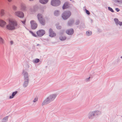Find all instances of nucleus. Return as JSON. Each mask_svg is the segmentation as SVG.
I'll return each instance as SVG.
<instances>
[{
	"label": "nucleus",
	"instance_id": "f257e3e1",
	"mask_svg": "<svg viewBox=\"0 0 122 122\" xmlns=\"http://www.w3.org/2000/svg\"><path fill=\"white\" fill-rule=\"evenodd\" d=\"M9 24L6 26L7 29L9 30H14L15 29L18 24L17 22L15 20L10 18L8 19Z\"/></svg>",
	"mask_w": 122,
	"mask_h": 122
},
{
	"label": "nucleus",
	"instance_id": "f03ea898",
	"mask_svg": "<svg viewBox=\"0 0 122 122\" xmlns=\"http://www.w3.org/2000/svg\"><path fill=\"white\" fill-rule=\"evenodd\" d=\"M56 96L55 95H51L44 101L42 103V105L47 104L51 101L53 100Z\"/></svg>",
	"mask_w": 122,
	"mask_h": 122
},
{
	"label": "nucleus",
	"instance_id": "7ed1b4c3",
	"mask_svg": "<svg viewBox=\"0 0 122 122\" xmlns=\"http://www.w3.org/2000/svg\"><path fill=\"white\" fill-rule=\"evenodd\" d=\"M37 18L40 23L43 25H44L46 24V21L45 19L43 18L42 15L40 14H38Z\"/></svg>",
	"mask_w": 122,
	"mask_h": 122
},
{
	"label": "nucleus",
	"instance_id": "20e7f679",
	"mask_svg": "<svg viewBox=\"0 0 122 122\" xmlns=\"http://www.w3.org/2000/svg\"><path fill=\"white\" fill-rule=\"evenodd\" d=\"M71 13L70 11H65L63 14L62 17L64 20L68 19L71 16Z\"/></svg>",
	"mask_w": 122,
	"mask_h": 122
},
{
	"label": "nucleus",
	"instance_id": "39448f33",
	"mask_svg": "<svg viewBox=\"0 0 122 122\" xmlns=\"http://www.w3.org/2000/svg\"><path fill=\"white\" fill-rule=\"evenodd\" d=\"M24 77L25 81L24 86L25 87L28 84V82L29 81L28 74L27 73L25 72L24 74Z\"/></svg>",
	"mask_w": 122,
	"mask_h": 122
},
{
	"label": "nucleus",
	"instance_id": "423d86ee",
	"mask_svg": "<svg viewBox=\"0 0 122 122\" xmlns=\"http://www.w3.org/2000/svg\"><path fill=\"white\" fill-rule=\"evenodd\" d=\"M60 3V1L59 0H52L51 1V4L53 6H58Z\"/></svg>",
	"mask_w": 122,
	"mask_h": 122
},
{
	"label": "nucleus",
	"instance_id": "0eeeda50",
	"mask_svg": "<svg viewBox=\"0 0 122 122\" xmlns=\"http://www.w3.org/2000/svg\"><path fill=\"white\" fill-rule=\"evenodd\" d=\"M31 27L32 29H35L37 27V24L35 21L32 20L30 21Z\"/></svg>",
	"mask_w": 122,
	"mask_h": 122
},
{
	"label": "nucleus",
	"instance_id": "6e6552de",
	"mask_svg": "<svg viewBox=\"0 0 122 122\" xmlns=\"http://www.w3.org/2000/svg\"><path fill=\"white\" fill-rule=\"evenodd\" d=\"M15 15L20 18H23L24 16L23 13L20 11H17L15 12Z\"/></svg>",
	"mask_w": 122,
	"mask_h": 122
},
{
	"label": "nucleus",
	"instance_id": "1a4fd4ad",
	"mask_svg": "<svg viewBox=\"0 0 122 122\" xmlns=\"http://www.w3.org/2000/svg\"><path fill=\"white\" fill-rule=\"evenodd\" d=\"M36 33L38 36H43L45 34V31L43 30H40L37 31V32Z\"/></svg>",
	"mask_w": 122,
	"mask_h": 122
},
{
	"label": "nucleus",
	"instance_id": "9d476101",
	"mask_svg": "<svg viewBox=\"0 0 122 122\" xmlns=\"http://www.w3.org/2000/svg\"><path fill=\"white\" fill-rule=\"evenodd\" d=\"M20 10L23 11H26L27 9L26 8L25 5L24 4H21L20 5Z\"/></svg>",
	"mask_w": 122,
	"mask_h": 122
},
{
	"label": "nucleus",
	"instance_id": "9b49d317",
	"mask_svg": "<svg viewBox=\"0 0 122 122\" xmlns=\"http://www.w3.org/2000/svg\"><path fill=\"white\" fill-rule=\"evenodd\" d=\"M6 24V22L4 20L0 19V26L4 27Z\"/></svg>",
	"mask_w": 122,
	"mask_h": 122
},
{
	"label": "nucleus",
	"instance_id": "f8f14e48",
	"mask_svg": "<svg viewBox=\"0 0 122 122\" xmlns=\"http://www.w3.org/2000/svg\"><path fill=\"white\" fill-rule=\"evenodd\" d=\"M56 36V34L53 32L52 29H49V36L51 37L55 36Z\"/></svg>",
	"mask_w": 122,
	"mask_h": 122
},
{
	"label": "nucleus",
	"instance_id": "ddd939ff",
	"mask_svg": "<svg viewBox=\"0 0 122 122\" xmlns=\"http://www.w3.org/2000/svg\"><path fill=\"white\" fill-rule=\"evenodd\" d=\"M66 33L69 35H71L74 33V31L73 29H71L70 30H67L66 31Z\"/></svg>",
	"mask_w": 122,
	"mask_h": 122
},
{
	"label": "nucleus",
	"instance_id": "4468645a",
	"mask_svg": "<svg viewBox=\"0 0 122 122\" xmlns=\"http://www.w3.org/2000/svg\"><path fill=\"white\" fill-rule=\"evenodd\" d=\"M99 112L98 111H94L93 112H92L91 113H90V114L89 116V118H91V116H94L96 114H97V115H98V113Z\"/></svg>",
	"mask_w": 122,
	"mask_h": 122
},
{
	"label": "nucleus",
	"instance_id": "2eb2a0df",
	"mask_svg": "<svg viewBox=\"0 0 122 122\" xmlns=\"http://www.w3.org/2000/svg\"><path fill=\"white\" fill-rule=\"evenodd\" d=\"M69 7V3L68 2L65 3L63 5L62 8L64 9L68 8Z\"/></svg>",
	"mask_w": 122,
	"mask_h": 122
},
{
	"label": "nucleus",
	"instance_id": "dca6fc26",
	"mask_svg": "<svg viewBox=\"0 0 122 122\" xmlns=\"http://www.w3.org/2000/svg\"><path fill=\"white\" fill-rule=\"evenodd\" d=\"M49 0H39L40 3L43 4H45Z\"/></svg>",
	"mask_w": 122,
	"mask_h": 122
},
{
	"label": "nucleus",
	"instance_id": "f3484780",
	"mask_svg": "<svg viewBox=\"0 0 122 122\" xmlns=\"http://www.w3.org/2000/svg\"><path fill=\"white\" fill-rule=\"evenodd\" d=\"M5 14V10L4 9H2L0 11V15L1 16H4Z\"/></svg>",
	"mask_w": 122,
	"mask_h": 122
},
{
	"label": "nucleus",
	"instance_id": "a211bd4d",
	"mask_svg": "<svg viewBox=\"0 0 122 122\" xmlns=\"http://www.w3.org/2000/svg\"><path fill=\"white\" fill-rule=\"evenodd\" d=\"M17 93V91H16V92H13L12 93V95L10 96V99H11V98H13V97H14Z\"/></svg>",
	"mask_w": 122,
	"mask_h": 122
},
{
	"label": "nucleus",
	"instance_id": "6ab92c4d",
	"mask_svg": "<svg viewBox=\"0 0 122 122\" xmlns=\"http://www.w3.org/2000/svg\"><path fill=\"white\" fill-rule=\"evenodd\" d=\"M4 41L3 39L0 36V43L1 44H3L4 43Z\"/></svg>",
	"mask_w": 122,
	"mask_h": 122
},
{
	"label": "nucleus",
	"instance_id": "aec40b11",
	"mask_svg": "<svg viewBox=\"0 0 122 122\" xmlns=\"http://www.w3.org/2000/svg\"><path fill=\"white\" fill-rule=\"evenodd\" d=\"M60 39L61 41H63L66 39V37L64 36H61L60 37Z\"/></svg>",
	"mask_w": 122,
	"mask_h": 122
},
{
	"label": "nucleus",
	"instance_id": "412c9836",
	"mask_svg": "<svg viewBox=\"0 0 122 122\" xmlns=\"http://www.w3.org/2000/svg\"><path fill=\"white\" fill-rule=\"evenodd\" d=\"M8 116H7L4 118L3 119V122H6L8 118Z\"/></svg>",
	"mask_w": 122,
	"mask_h": 122
},
{
	"label": "nucleus",
	"instance_id": "4be33fe9",
	"mask_svg": "<svg viewBox=\"0 0 122 122\" xmlns=\"http://www.w3.org/2000/svg\"><path fill=\"white\" fill-rule=\"evenodd\" d=\"M59 14V12L58 11H56L54 12V14L55 16H57Z\"/></svg>",
	"mask_w": 122,
	"mask_h": 122
},
{
	"label": "nucleus",
	"instance_id": "5701e85b",
	"mask_svg": "<svg viewBox=\"0 0 122 122\" xmlns=\"http://www.w3.org/2000/svg\"><path fill=\"white\" fill-rule=\"evenodd\" d=\"M92 33L91 31H87L86 32V34L88 36H89L92 34Z\"/></svg>",
	"mask_w": 122,
	"mask_h": 122
},
{
	"label": "nucleus",
	"instance_id": "b1692460",
	"mask_svg": "<svg viewBox=\"0 0 122 122\" xmlns=\"http://www.w3.org/2000/svg\"><path fill=\"white\" fill-rule=\"evenodd\" d=\"M114 20L116 22V24L117 25V23L119 21L118 19L117 18H115L114 19Z\"/></svg>",
	"mask_w": 122,
	"mask_h": 122
},
{
	"label": "nucleus",
	"instance_id": "393cba45",
	"mask_svg": "<svg viewBox=\"0 0 122 122\" xmlns=\"http://www.w3.org/2000/svg\"><path fill=\"white\" fill-rule=\"evenodd\" d=\"M12 8L13 10H17V7L15 5H13L12 6Z\"/></svg>",
	"mask_w": 122,
	"mask_h": 122
},
{
	"label": "nucleus",
	"instance_id": "a878e982",
	"mask_svg": "<svg viewBox=\"0 0 122 122\" xmlns=\"http://www.w3.org/2000/svg\"><path fill=\"white\" fill-rule=\"evenodd\" d=\"M30 33L31 34H32V35H33V36H34L35 37H36V35L32 31H30Z\"/></svg>",
	"mask_w": 122,
	"mask_h": 122
},
{
	"label": "nucleus",
	"instance_id": "bb28decb",
	"mask_svg": "<svg viewBox=\"0 0 122 122\" xmlns=\"http://www.w3.org/2000/svg\"><path fill=\"white\" fill-rule=\"evenodd\" d=\"M39 61V60L38 59H36L34 61V62L35 63H37Z\"/></svg>",
	"mask_w": 122,
	"mask_h": 122
},
{
	"label": "nucleus",
	"instance_id": "cd10ccee",
	"mask_svg": "<svg viewBox=\"0 0 122 122\" xmlns=\"http://www.w3.org/2000/svg\"><path fill=\"white\" fill-rule=\"evenodd\" d=\"M117 25H119L120 26L122 25V22H120L119 21L117 23Z\"/></svg>",
	"mask_w": 122,
	"mask_h": 122
},
{
	"label": "nucleus",
	"instance_id": "c85d7f7f",
	"mask_svg": "<svg viewBox=\"0 0 122 122\" xmlns=\"http://www.w3.org/2000/svg\"><path fill=\"white\" fill-rule=\"evenodd\" d=\"M109 10L111 11V12H114V11L110 7H109L108 8Z\"/></svg>",
	"mask_w": 122,
	"mask_h": 122
},
{
	"label": "nucleus",
	"instance_id": "c756f323",
	"mask_svg": "<svg viewBox=\"0 0 122 122\" xmlns=\"http://www.w3.org/2000/svg\"><path fill=\"white\" fill-rule=\"evenodd\" d=\"M38 98H37V97H36V98L34 100H33V102H36V101H37V100H38Z\"/></svg>",
	"mask_w": 122,
	"mask_h": 122
},
{
	"label": "nucleus",
	"instance_id": "7c9ffc66",
	"mask_svg": "<svg viewBox=\"0 0 122 122\" xmlns=\"http://www.w3.org/2000/svg\"><path fill=\"white\" fill-rule=\"evenodd\" d=\"M86 12L87 14L89 15L90 14V13L88 10H86Z\"/></svg>",
	"mask_w": 122,
	"mask_h": 122
},
{
	"label": "nucleus",
	"instance_id": "2f4dec72",
	"mask_svg": "<svg viewBox=\"0 0 122 122\" xmlns=\"http://www.w3.org/2000/svg\"><path fill=\"white\" fill-rule=\"evenodd\" d=\"M56 28L58 29H61V27L60 26L57 25L56 26Z\"/></svg>",
	"mask_w": 122,
	"mask_h": 122
},
{
	"label": "nucleus",
	"instance_id": "473e14b6",
	"mask_svg": "<svg viewBox=\"0 0 122 122\" xmlns=\"http://www.w3.org/2000/svg\"><path fill=\"white\" fill-rule=\"evenodd\" d=\"M116 10L117 12H118L120 10L118 8H116Z\"/></svg>",
	"mask_w": 122,
	"mask_h": 122
},
{
	"label": "nucleus",
	"instance_id": "72a5a7b5",
	"mask_svg": "<svg viewBox=\"0 0 122 122\" xmlns=\"http://www.w3.org/2000/svg\"><path fill=\"white\" fill-rule=\"evenodd\" d=\"M21 21L22 23L23 24H25V20H24V21Z\"/></svg>",
	"mask_w": 122,
	"mask_h": 122
},
{
	"label": "nucleus",
	"instance_id": "f704fd0d",
	"mask_svg": "<svg viewBox=\"0 0 122 122\" xmlns=\"http://www.w3.org/2000/svg\"><path fill=\"white\" fill-rule=\"evenodd\" d=\"M9 2H10L11 1H12V0H7Z\"/></svg>",
	"mask_w": 122,
	"mask_h": 122
},
{
	"label": "nucleus",
	"instance_id": "c9c22d12",
	"mask_svg": "<svg viewBox=\"0 0 122 122\" xmlns=\"http://www.w3.org/2000/svg\"><path fill=\"white\" fill-rule=\"evenodd\" d=\"M11 44H12L13 43L12 41H11Z\"/></svg>",
	"mask_w": 122,
	"mask_h": 122
},
{
	"label": "nucleus",
	"instance_id": "e433bc0d",
	"mask_svg": "<svg viewBox=\"0 0 122 122\" xmlns=\"http://www.w3.org/2000/svg\"><path fill=\"white\" fill-rule=\"evenodd\" d=\"M90 78V77H89L88 79H89Z\"/></svg>",
	"mask_w": 122,
	"mask_h": 122
},
{
	"label": "nucleus",
	"instance_id": "4c0bfd02",
	"mask_svg": "<svg viewBox=\"0 0 122 122\" xmlns=\"http://www.w3.org/2000/svg\"><path fill=\"white\" fill-rule=\"evenodd\" d=\"M121 58H122V56L121 57Z\"/></svg>",
	"mask_w": 122,
	"mask_h": 122
},
{
	"label": "nucleus",
	"instance_id": "58836bf2",
	"mask_svg": "<svg viewBox=\"0 0 122 122\" xmlns=\"http://www.w3.org/2000/svg\"><path fill=\"white\" fill-rule=\"evenodd\" d=\"M69 24V25H70V24Z\"/></svg>",
	"mask_w": 122,
	"mask_h": 122
},
{
	"label": "nucleus",
	"instance_id": "ea45409f",
	"mask_svg": "<svg viewBox=\"0 0 122 122\" xmlns=\"http://www.w3.org/2000/svg\"><path fill=\"white\" fill-rule=\"evenodd\" d=\"M70 1H71L72 0H70Z\"/></svg>",
	"mask_w": 122,
	"mask_h": 122
}]
</instances>
